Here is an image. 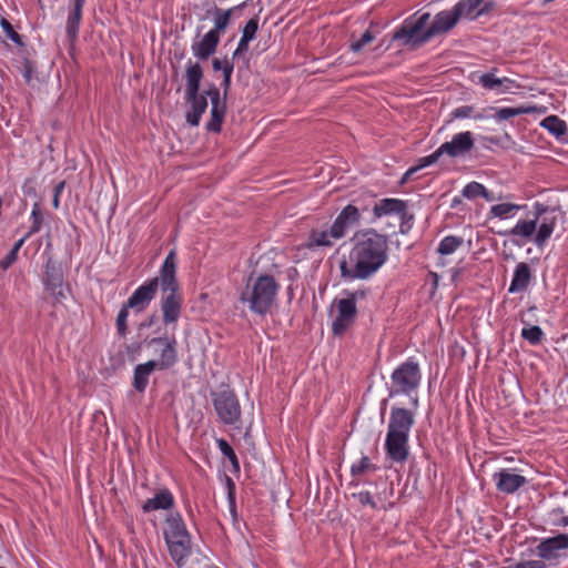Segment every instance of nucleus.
<instances>
[{
	"instance_id": "nucleus-16",
	"label": "nucleus",
	"mask_w": 568,
	"mask_h": 568,
	"mask_svg": "<svg viewBox=\"0 0 568 568\" xmlns=\"http://www.w3.org/2000/svg\"><path fill=\"white\" fill-rule=\"evenodd\" d=\"M463 3H456L452 10H443L438 12L428 27V33L432 34V38L446 33L453 29L463 16Z\"/></svg>"
},
{
	"instance_id": "nucleus-43",
	"label": "nucleus",
	"mask_w": 568,
	"mask_h": 568,
	"mask_svg": "<svg viewBox=\"0 0 568 568\" xmlns=\"http://www.w3.org/2000/svg\"><path fill=\"white\" fill-rule=\"evenodd\" d=\"M1 27L10 40L17 44H22L21 36L13 29L12 24L8 20L1 19Z\"/></svg>"
},
{
	"instance_id": "nucleus-28",
	"label": "nucleus",
	"mask_w": 568,
	"mask_h": 568,
	"mask_svg": "<svg viewBox=\"0 0 568 568\" xmlns=\"http://www.w3.org/2000/svg\"><path fill=\"white\" fill-rule=\"evenodd\" d=\"M462 194L468 200H474L478 196L484 197L487 202H493L496 200L491 192H489L481 183L476 181L466 184L462 191Z\"/></svg>"
},
{
	"instance_id": "nucleus-10",
	"label": "nucleus",
	"mask_w": 568,
	"mask_h": 568,
	"mask_svg": "<svg viewBox=\"0 0 568 568\" xmlns=\"http://www.w3.org/2000/svg\"><path fill=\"white\" fill-rule=\"evenodd\" d=\"M430 13L425 12L416 20L407 18L402 26L397 28L393 34V41H398L403 47L413 49L419 48L430 41L432 34L428 33V22Z\"/></svg>"
},
{
	"instance_id": "nucleus-36",
	"label": "nucleus",
	"mask_w": 568,
	"mask_h": 568,
	"mask_svg": "<svg viewBox=\"0 0 568 568\" xmlns=\"http://www.w3.org/2000/svg\"><path fill=\"white\" fill-rule=\"evenodd\" d=\"M217 447L221 450V453L230 460L232 464L233 470L239 473L240 471V462L237 459V456L232 448V446L223 438L217 439Z\"/></svg>"
},
{
	"instance_id": "nucleus-45",
	"label": "nucleus",
	"mask_w": 568,
	"mask_h": 568,
	"mask_svg": "<svg viewBox=\"0 0 568 568\" xmlns=\"http://www.w3.org/2000/svg\"><path fill=\"white\" fill-rule=\"evenodd\" d=\"M227 488H229V503H230V511L233 518H236V509H235V485L231 478H227Z\"/></svg>"
},
{
	"instance_id": "nucleus-39",
	"label": "nucleus",
	"mask_w": 568,
	"mask_h": 568,
	"mask_svg": "<svg viewBox=\"0 0 568 568\" xmlns=\"http://www.w3.org/2000/svg\"><path fill=\"white\" fill-rule=\"evenodd\" d=\"M159 285L161 286V275L150 280L146 284H144V304L154 298Z\"/></svg>"
},
{
	"instance_id": "nucleus-24",
	"label": "nucleus",
	"mask_w": 568,
	"mask_h": 568,
	"mask_svg": "<svg viewBox=\"0 0 568 568\" xmlns=\"http://www.w3.org/2000/svg\"><path fill=\"white\" fill-rule=\"evenodd\" d=\"M219 43L220 37L207 31L201 40L193 42L191 49L194 57L206 60L216 51Z\"/></svg>"
},
{
	"instance_id": "nucleus-33",
	"label": "nucleus",
	"mask_w": 568,
	"mask_h": 568,
	"mask_svg": "<svg viewBox=\"0 0 568 568\" xmlns=\"http://www.w3.org/2000/svg\"><path fill=\"white\" fill-rule=\"evenodd\" d=\"M520 335L530 345H539L545 338L544 331L537 325L524 327Z\"/></svg>"
},
{
	"instance_id": "nucleus-2",
	"label": "nucleus",
	"mask_w": 568,
	"mask_h": 568,
	"mask_svg": "<svg viewBox=\"0 0 568 568\" xmlns=\"http://www.w3.org/2000/svg\"><path fill=\"white\" fill-rule=\"evenodd\" d=\"M556 225V210L536 202L534 204L532 219L518 220L510 230L500 234L509 237L510 242L517 246L532 242L537 247H544L554 233Z\"/></svg>"
},
{
	"instance_id": "nucleus-8",
	"label": "nucleus",
	"mask_w": 568,
	"mask_h": 568,
	"mask_svg": "<svg viewBox=\"0 0 568 568\" xmlns=\"http://www.w3.org/2000/svg\"><path fill=\"white\" fill-rule=\"evenodd\" d=\"M163 532L172 559L182 566L191 555V536L179 513L170 514L166 517Z\"/></svg>"
},
{
	"instance_id": "nucleus-61",
	"label": "nucleus",
	"mask_w": 568,
	"mask_h": 568,
	"mask_svg": "<svg viewBox=\"0 0 568 568\" xmlns=\"http://www.w3.org/2000/svg\"><path fill=\"white\" fill-rule=\"evenodd\" d=\"M475 119H483V115L480 114H477V115H474Z\"/></svg>"
},
{
	"instance_id": "nucleus-55",
	"label": "nucleus",
	"mask_w": 568,
	"mask_h": 568,
	"mask_svg": "<svg viewBox=\"0 0 568 568\" xmlns=\"http://www.w3.org/2000/svg\"><path fill=\"white\" fill-rule=\"evenodd\" d=\"M557 526H560V527H566L568 526V515L567 516H562L557 523H556Z\"/></svg>"
},
{
	"instance_id": "nucleus-11",
	"label": "nucleus",
	"mask_w": 568,
	"mask_h": 568,
	"mask_svg": "<svg viewBox=\"0 0 568 568\" xmlns=\"http://www.w3.org/2000/svg\"><path fill=\"white\" fill-rule=\"evenodd\" d=\"M176 341L174 338L154 337L148 342V348L154 355V358L144 363V377L153 371H164L176 363ZM146 379L144 378V386Z\"/></svg>"
},
{
	"instance_id": "nucleus-32",
	"label": "nucleus",
	"mask_w": 568,
	"mask_h": 568,
	"mask_svg": "<svg viewBox=\"0 0 568 568\" xmlns=\"http://www.w3.org/2000/svg\"><path fill=\"white\" fill-rule=\"evenodd\" d=\"M31 226L29 231L23 235L29 239L33 234L40 232L43 225L44 216L41 210V206L38 202L33 203L31 214H30Z\"/></svg>"
},
{
	"instance_id": "nucleus-1",
	"label": "nucleus",
	"mask_w": 568,
	"mask_h": 568,
	"mask_svg": "<svg viewBox=\"0 0 568 568\" xmlns=\"http://www.w3.org/2000/svg\"><path fill=\"white\" fill-rule=\"evenodd\" d=\"M388 260V239L374 229L355 232L351 250L339 261V275L344 282L365 281L374 276Z\"/></svg>"
},
{
	"instance_id": "nucleus-60",
	"label": "nucleus",
	"mask_w": 568,
	"mask_h": 568,
	"mask_svg": "<svg viewBox=\"0 0 568 568\" xmlns=\"http://www.w3.org/2000/svg\"><path fill=\"white\" fill-rule=\"evenodd\" d=\"M556 513L562 514V509H555L554 514H556Z\"/></svg>"
},
{
	"instance_id": "nucleus-31",
	"label": "nucleus",
	"mask_w": 568,
	"mask_h": 568,
	"mask_svg": "<svg viewBox=\"0 0 568 568\" xmlns=\"http://www.w3.org/2000/svg\"><path fill=\"white\" fill-rule=\"evenodd\" d=\"M541 126L548 130L557 139H560L567 132V125L565 121L559 119L557 115H549L541 121Z\"/></svg>"
},
{
	"instance_id": "nucleus-34",
	"label": "nucleus",
	"mask_w": 568,
	"mask_h": 568,
	"mask_svg": "<svg viewBox=\"0 0 568 568\" xmlns=\"http://www.w3.org/2000/svg\"><path fill=\"white\" fill-rule=\"evenodd\" d=\"M479 84H481L487 90H496L504 83H514L508 78H496L494 73H484L479 77Z\"/></svg>"
},
{
	"instance_id": "nucleus-20",
	"label": "nucleus",
	"mask_w": 568,
	"mask_h": 568,
	"mask_svg": "<svg viewBox=\"0 0 568 568\" xmlns=\"http://www.w3.org/2000/svg\"><path fill=\"white\" fill-rule=\"evenodd\" d=\"M496 488L504 494H514L526 485L525 476L513 473L510 469H501L493 475Z\"/></svg>"
},
{
	"instance_id": "nucleus-4",
	"label": "nucleus",
	"mask_w": 568,
	"mask_h": 568,
	"mask_svg": "<svg viewBox=\"0 0 568 568\" xmlns=\"http://www.w3.org/2000/svg\"><path fill=\"white\" fill-rule=\"evenodd\" d=\"M207 98L211 101V118L205 128L209 132L220 133L226 113V101L221 99L220 89L215 84H211L202 93H184L187 105L185 121L191 126L200 124L201 118L207 109Z\"/></svg>"
},
{
	"instance_id": "nucleus-15",
	"label": "nucleus",
	"mask_w": 568,
	"mask_h": 568,
	"mask_svg": "<svg viewBox=\"0 0 568 568\" xmlns=\"http://www.w3.org/2000/svg\"><path fill=\"white\" fill-rule=\"evenodd\" d=\"M337 315L332 323V332L334 335H343L354 323L357 317V307L353 301L345 297L335 300Z\"/></svg>"
},
{
	"instance_id": "nucleus-26",
	"label": "nucleus",
	"mask_w": 568,
	"mask_h": 568,
	"mask_svg": "<svg viewBox=\"0 0 568 568\" xmlns=\"http://www.w3.org/2000/svg\"><path fill=\"white\" fill-rule=\"evenodd\" d=\"M203 78V70L197 62L191 60L185 69V93L200 92L201 80Z\"/></svg>"
},
{
	"instance_id": "nucleus-7",
	"label": "nucleus",
	"mask_w": 568,
	"mask_h": 568,
	"mask_svg": "<svg viewBox=\"0 0 568 568\" xmlns=\"http://www.w3.org/2000/svg\"><path fill=\"white\" fill-rule=\"evenodd\" d=\"M161 310L165 324L174 323L181 314L182 300L179 295V284L175 277L174 253L170 252L161 267Z\"/></svg>"
},
{
	"instance_id": "nucleus-6",
	"label": "nucleus",
	"mask_w": 568,
	"mask_h": 568,
	"mask_svg": "<svg viewBox=\"0 0 568 568\" xmlns=\"http://www.w3.org/2000/svg\"><path fill=\"white\" fill-rule=\"evenodd\" d=\"M278 290L280 285L272 275H260L246 284L240 301L247 304L251 312L265 315L271 310Z\"/></svg>"
},
{
	"instance_id": "nucleus-19",
	"label": "nucleus",
	"mask_w": 568,
	"mask_h": 568,
	"mask_svg": "<svg viewBox=\"0 0 568 568\" xmlns=\"http://www.w3.org/2000/svg\"><path fill=\"white\" fill-rule=\"evenodd\" d=\"M245 7L246 2H242L230 9H221L216 4H212L206 10V17H213L214 21V27L210 31L213 33L215 32L216 36L221 37L229 27L232 16L242 11Z\"/></svg>"
},
{
	"instance_id": "nucleus-12",
	"label": "nucleus",
	"mask_w": 568,
	"mask_h": 568,
	"mask_svg": "<svg viewBox=\"0 0 568 568\" xmlns=\"http://www.w3.org/2000/svg\"><path fill=\"white\" fill-rule=\"evenodd\" d=\"M212 402L220 420L226 425H234L241 418V405L236 394L226 388L212 393Z\"/></svg>"
},
{
	"instance_id": "nucleus-52",
	"label": "nucleus",
	"mask_w": 568,
	"mask_h": 568,
	"mask_svg": "<svg viewBox=\"0 0 568 568\" xmlns=\"http://www.w3.org/2000/svg\"><path fill=\"white\" fill-rule=\"evenodd\" d=\"M133 386L136 390L142 392V364H138L134 368Z\"/></svg>"
},
{
	"instance_id": "nucleus-29",
	"label": "nucleus",
	"mask_w": 568,
	"mask_h": 568,
	"mask_svg": "<svg viewBox=\"0 0 568 568\" xmlns=\"http://www.w3.org/2000/svg\"><path fill=\"white\" fill-rule=\"evenodd\" d=\"M524 207H526V205H519L514 203H499L490 207L489 215L501 220L510 219L515 216V214Z\"/></svg>"
},
{
	"instance_id": "nucleus-62",
	"label": "nucleus",
	"mask_w": 568,
	"mask_h": 568,
	"mask_svg": "<svg viewBox=\"0 0 568 568\" xmlns=\"http://www.w3.org/2000/svg\"><path fill=\"white\" fill-rule=\"evenodd\" d=\"M152 325V320L148 323V326ZM144 326H146V323H144Z\"/></svg>"
},
{
	"instance_id": "nucleus-25",
	"label": "nucleus",
	"mask_w": 568,
	"mask_h": 568,
	"mask_svg": "<svg viewBox=\"0 0 568 568\" xmlns=\"http://www.w3.org/2000/svg\"><path fill=\"white\" fill-rule=\"evenodd\" d=\"M174 505V496L168 488L159 489L152 498L144 501V511L168 510Z\"/></svg>"
},
{
	"instance_id": "nucleus-46",
	"label": "nucleus",
	"mask_w": 568,
	"mask_h": 568,
	"mask_svg": "<svg viewBox=\"0 0 568 568\" xmlns=\"http://www.w3.org/2000/svg\"><path fill=\"white\" fill-rule=\"evenodd\" d=\"M473 111L474 108L471 105H462L456 108L450 115L454 119H466L473 116Z\"/></svg>"
},
{
	"instance_id": "nucleus-38",
	"label": "nucleus",
	"mask_w": 568,
	"mask_h": 568,
	"mask_svg": "<svg viewBox=\"0 0 568 568\" xmlns=\"http://www.w3.org/2000/svg\"><path fill=\"white\" fill-rule=\"evenodd\" d=\"M484 0H462V1H459L458 3H463L464 4V7H463L464 8L463 9V16L468 17L471 20H474L477 17L481 16L486 11L485 8L480 9L476 13H475V10L478 8V6Z\"/></svg>"
},
{
	"instance_id": "nucleus-9",
	"label": "nucleus",
	"mask_w": 568,
	"mask_h": 568,
	"mask_svg": "<svg viewBox=\"0 0 568 568\" xmlns=\"http://www.w3.org/2000/svg\"><path fill=\"white\" fill-rule=\"evenodd\" d=\"M475 146V140L470 131L459 132L453 135L450 141L443 143L432 154L424 156L419 160L417 166L410 168L406 173L405 178L410 176L419 169L428 166L438 161V159L446 154L449 158L465 156Z\"/></svg>"
},
{
	"instance_id": "nucleus-5",
	"label": "nucleus",
	"mask_w": 568,
	"mask_h": 568,
	"mask_svg": "<svg viewBox=\"0 0 568 568\" xmlns=\"http://www.w3.org/2000/svg\"><path fill=\"white\" fill-rule=\"evenodd\" d=\"M422 371L415 357H408L400 363L390 374V387L388 398L405 395L409 397L410 406L415 409L419 406L417 389L422 383Z\"/></svg>"
},
{
	"instance_id": "nucleus-41",
	"label": "nucleus",
	"mask_w": 568,
	"mask_h": 568,
	"mask_svg": "<svg viewBox=\"0 0 568 568\" xmlns=\"http://www.w3.org/2000/svg\"><path fill=\"white\" fill-rule=\"evenodd\" d=\"M524 112H525L524 109L507 106V108H501V109L497 110L495 118L499 121L509 120L510 118L520 115Z\"/></svg>"
},
{
	"instance_id": "nucleus-51",
	"label": "nucleus",
	"mask_w": 568,
	"mask_h": 568,
	"mask_svg": "<svg viewBox=\"0 0 568 568\" xmlns=\"http://www.w3.org/2000/svg\"><path fill=\"white\" fill-rule=\"evenodd\" d=\"M226 65L234 67L233 63L227 58H224L223 60L215 58L212 61V68L214 71H222L223 73H225Z\"/></svg>"
},
{
	"instance_id": "nucleus-14",
	"label": "nucleus",
	"mask_w": 568,
	"mask_h": 568,
	"mask_svg": "<svg viewBox=\"0 0 568 568\" xmlns=\"http://www.w3.org/2000/svg\"><path fill=\"white\" fill-rule=\"evenodd\" d=\"M536 555L549 562H558L561 558L568 557V534L542 539L536 546Z\"/></svg>"
},
{
	"instance_id": "nucleus-22",
	"label": "nucleus",
	"mask_w": 568,
	"mask_h": 568,
	"mask_svg": "<svg viewBox=\"0 0 568 568\" xmlns=\"http://www.w3.org/2000/svg\"><path fill=\"white\" fill-rule=\"evenodd\" d=\"M333 224L327 227H314L310 231L306 247L310 250L316 247H332L335 241L341 240L342 237L337 234H332Z\"/></svg>"
},
{
	"instance_id": "nucleus-58",
	"label": "nucleus",
	"mask_w": 568,
	"mask_h": 568,
	"mask_svg": "<svg viewBox=\"0 0 568 568\" xmlns=\"http://www.w3.org/2000/svg\"><path fill=\"white\" fill-rule=\"evenodd\" d=\"M63 187V183H61L59 186H57L55 189V193L59 194V192L61 191V189Z\"/></svg>"
},
{
	"instance_id": "nucleus-44",
	"label": "nucleus",
	"mask_w": 568,
	"mask_h": 568,
	"mask_svg": "<svg viewBox=\"0 0 568 568\" xmlns=\"http://www.w3.org/2000/svg\"><path fill=\"white\" fill-rule=\"evenodd\" d=\"M353 496L357 499V501L361 505L369 506L373 509L377 508V505H376L375 500L373 499V496L371 495L369 491H359L357 494H354Z\"/></svg>"
},
{
	"instance_id": "nucleus-47",
	"label": "nucleus",
	"mask_w": 568,
	"mask_h": 568,
	"mask_svg": "<svg viewBox=\"0 0 568 568\" xmlns=\"http://www.w3.org/2000/svg\"><path fill=\"white\" fill-rule=\"evenodd\" d=\"M514 568H547V565L546 561L540 558L519 561Z\"/></svg>"
},
{
	"instance_id": "nucleus-17",
	"label": "nucleus",
	"mask_w": 568,
	"mask_h": 568,
	"mask_svg": "<svg viewBox=\"0 0 568 568\" xmlns=\"http://www.w3.org/2000/svg\"><path fill=\"white\" fill-rule=\"evenodd\" d=\"M63 282L64 278L61 265L49 257L44 266L43 284L54 296L55 302H61L65 298L63 293Z\"/></svg>"
},
{
	"instance_id": "nucleus-42",
	"label": "nucleus",
	"mask_w": 568,
	"mask_h": 568,
	"mask_svg": "<svg viewBox=\"0 0 568 568\" xmlns=\"http://www.w3.org/2000/svg\"><path fill=\"white\" fill-rule=\"evenodd\" d=\"M257 29H258V17L255 16L247 21V23L243 28L242 36L246 37L250 40H253L255 38Z\"/></svg>"
},
{
	"instance_id": "nucleus-27",
	"label": "nucleus",
	"mask_w": 568,
	"mask_h": 568,
	"mask_svg": "<svg viewBox=\"0 0 568 568\" xmlns=\"http://www.w3.org/2000/svg\"><path fill=\"white\" fill-rule=\"evenodd\" d=\"M84 3L85 0H74L73 9L68 16L65 31L70 40H74L78 36Z\"/></svg>"
},
{
	"instance_id": "nucleus-21",
	"label": "nucleus",
	"mask_w": 568,
	"mask_h": 568,
	"mask_svg": "<svg viewBox=\"0 0 568 568\" xmlns=\"http://www.w3.org/2000/svg\"><path fill=\"white\" fill-rule=\"evenodd\" d=\"M399 215L402 220L406 217L407 214V203L399 199H382L378 202H375L373 206V220L372 222L387 215Z\"/></svg>"
},
{
	"instance_id": "nucleus-54",
	"label": "nucleus",
	"mask_w": 568,
	"mask_h": 568,
	"mask_svg": "<svg viewBox=\"0 0 568 568\" xmlns=\"http://www.w3.org/2000/svg\"><path fill=\"white\" fill-rule=\"evenodd\" d=\"M462 273H463L462 268H458V267L453 268L452 270V281L454 283H457Z\"/></svg>"
},
{
	"instance_id": "nucleus-18",
	"label": "nucleus",
	"mask_w": 568,
	"mask_h": 568,
	"mask_svg": "<svg viewBox=\"0 0 568 568\" xmlns=\"http://www.w3.org/2000/svg\"><path fill=\"white\" fill-rule=\"evenodd\" d=\"M367 207H358L354 204L346 205L336 216L333 222L332 234H337L342 239L345 237L347 231L359 223L362 212L366 211Z\"/></svg>"
},
{
	"instance_id": "nucleus-50",
	"label": "nucleus",
	"mask_w": 568,
	"mask_h": 568,
	"mask_svg": "<svg viewBox=\"0 0 568 568\" xmlns=\"http://www.w3.org/2000/svg\"><path fill=\"white\" fill-rule=\"evenodd\" d=\"M233 70H234V67L226 65L225 73H223L222 88H223L224 97H226V94L230 90L231 77H232ZM223 99L225 100V98H223Z\"/></svg>"
},
{
	"instance_id": "nucleus-13",
	"label": "nucleus",
	"mask_w": 568,
	"mask_h": 568,
	"mask_svg": "<svg viewBox=\"0 0 568 568\" xmlns=\"http://www.w3.org/2000/svg\"><path fill=\"white\" fill-rule=\"evenodd\" d=\"M142 311V285L138 286L132 296L122 306L116 316L118 334L124 337L129 332V324H135Z\"/></svg>"
},
{
	"instance_id": "nucleus-30",
	"label": "nucleus",
	"mask_w": 568,
	"mask_h": 568,
	"mask_svg": "<svg viewBox=\"0 0 568 568\" xmlns=\"http://www.w3.org/2000/svg\"><path fill=\"white\" fill-rule=\"evenodd\" d=\"M464 244V239L456 235H447L439 242L437 253L440 256H446L455 253Z\"/></svg>"
},
{
	"instance_id": "nucleus-49",
	"label": "nucleus",
	"mask_w": 568,
	"mask_h": 568,
	"mask_svg": "<svg viewBox=\"0 0 568 568\" xmlns=\"http://www.w3.org/2000/svg\"><path fill=\"white\" fill-rule=\"evenodd\" d=\"M140 355V345L136 343H133L126 347L124 358L126 361L133 362L138 358Z\"/></svg>"
},
{
	"instance_id": "nucleus-35",
	"label": "nucleus",
	"mask_w": 568,
	"mask_h": 568,
	"mask_svg": "<svg viewBox=\"0 0 568 568\" xmlns=\"http://www.w3.org/2000/svg\"><path fill=\"white\" fill-rule=\"evenodd\" d=\"M27 240V237L22 236L14 243L10 252L0 262V266L2 270H8L11 265L16 263V261L18 260V253Z\"/></svg>"
},
{
	"instance_id": "nucleus-23",
	"label": "nucleus",
	"mask_w": 568,
	"mask_h": 568,
	"mask_svg": "<svg viewBox=\"0 0 568 568\" xmlns=\"http://www.w3.org/2000/svg\"><path fill=\"white\" fill-rule=\"evenodd\" d=\"M534 280L531 267L525 263L519 262L514 270L513 278L508 287L510 294L525 292Z\"/></svg>"
},
{
	"instance_id": "nucleus-57",
	"label": "nucleus",
	"mask_w": 568,
	"mask_h": 568,
	"mask_svg": "<svg viewBox=\"0 0 568 568\" xmlns=\"http://www.w3.org/2000/svg\"><path fill=\"white\" fill-rule=\"evenodd\" d=\"M387 400H388L387 398H385V399H383V400H382V404H381V410H382V414L384 413V409H385V407H386V405H387Z\"/></svg>"
},
{
	"instance_id": "nucleus-53",
	"label": "nucleus",
	"mask_w": 568,
	"mask_h": 568,
	"mask_svg": "<svg viewBox=\"0 0 568 568\" xmlns=\"http://www.w3.org/2000/svg\"><path fill=\"white\" fill-rule=\"evenodd\" d=\"M252 40L247 39L246 37H241L240 41H239V44H237V48L235 49L234 53H233V57H237L240 54H243L245 53L247 50H248V43L251 42Z\"/></svg>"
},
{
	"instance_id": "nucleus-40",
	"label": "nucleus",
	"mask_w": 568,
	"mask_h": 568,
	"mask_svg": "<svg viewBox=\"0 0 568 568\" xmlns=\"http://www.w3.org/2000/svg\"><path fill=\"white\" fill-rule=\"evenodd\" d=\"M375 39V36L371 30H366L362 37L353 41L351 44V50L355 53L359 52L366 44L371 43Z\"/></svg>"
},
{
	"instance_id": "nucleus-56",
	"label": "nucleus",
	"mask_w": 568,
	"mask_h": 568,
	"mask_svg": "<svg viewBox=\"0 0 568 568\" xmlns=\"http://www.w3.org/2000/svg\"><path fill=\"white\" fill-rule=\"evenodd\" d=\"M52 204H53V206L55 209L59 206V195H58V193H55V195L53 197V201H52Z\"/></svg>"
},
{
	"instance_id": "nucleus-48",
	"label": "nucleus",
	"mask_w": 568,
	"mask_h": 568,
	"mask_svg": "<svg viewBox=\"0 0 568 568\" xmlns=\"http://www.w3.org/2000/svg\"><path fill=\"white\" fill-rule=\"evenodd\" d=\"M368 290H356L353 292L345 291V298L347 301H353V304L356 305L357 301L364 300L367 296Z\"/></svg>"
},
{
	"instance_id": "nucleus-37",
	"label": "nucleus",
	"mask_w": 568,
	"mask_h": 568,
	"mask_svg": "<svg viewBox=\"0 0 568 568\" xmlns=\"http://www.w3.org/2000/svg\"><path fill=\"white\" fill-rule=\"evenodd\" d=\"M377 466L371 463L369 457L363 456L357 463H354L351 467V474L353 477L361 476L366 471H375Z\"/></svg>"
},
{
	"instance_id": "nucleus-3",
	"label": "nucleus",
	"mask_w": 568,
	"mask_h": 568,
	"mask_svg": "<svg viewBox=\"0 0 568 568\" xmlns=\"http://www.w3.org/2000/svg\"><path fill=\"white\" fill-rule=\"evenodd\" d=\"M415 408L393 406L389 413L384 449L386 458L404 464L409 457V434L415 424Z\"/></svg>"
},
{
	"instance_id": "nucleus-59",
	"label": "nucleus",
	"mask_w": 568,
	"mask_h": 568,
	"mask_svg": "<svg viewBox=\"0 0 568 568\" xmlns=\"http://www.w3.org/2000/svg\"><path fill=\"white\" fill-rule=\"evenodd\" d=\"M24 77H26V79H27L28 81L30 80V73H29V71H27V72H26Z\"/></svg>"
}]
</instances>
